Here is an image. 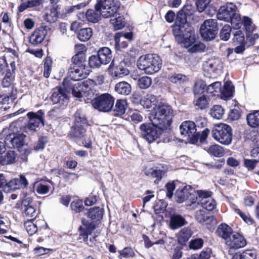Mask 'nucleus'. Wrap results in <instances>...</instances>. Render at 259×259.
I'll use <instances>...</instances> for the list:
<instances>
[{
  "label": "nucleus",
  "mask_w": 259,
  "mask_h": 259,
  "mask_svg": "<svg viewBox=\"0 0 259 259\" xmlns=\"http://www.w3.org/2000/svg\"><path fill=\"white\" fill-rule=\"evenodd\" d=\"M68 79H65L63 82L64 89L68 93H71L73 96L79 98L83 96L92 98L95 94V90L91 85L93 83L92 80L84 82H74Z\"/></svg>",
  "instance_id": "7ed1b4c3"
},
{
  "label": "nucleus",
  "mask_w": 259,
  "mask_h": 259,
  "mask_svg": "<svg viewBox=\"0 0 259 259\" xmlns=\"http://www.w3.org/2000/svg\"><path fill=\"white\" fill-rule=\"evenodd\" d=\"M197 193L190 186H186L179 189L176 194V200L178 203H183L185 201L190 202L187 205L194 203L197 198Z\"/></svg>",
  "instance_id": "4468645a"
},
{
  "label": "nucleus",
  "mask_w": 259,
  "mask_h": 259,
  "mask_svg": "<svg viewBox=\"0 0 259 259\" xmlns=\"http://www.w3.org/2000/svg\"><path fill=\"white\" fill-rule=\"evenodd\" d=\"M138 99L137 101H134L135 104L140 103L144 108L149 109L151 108L153 106L156 105L157 102L156 96L151 95L147 94L144 96L142 99H141L140 96H137Z\"/></svg>",
  "instance_id": "a878e982"
},
{
  "label": "nucleus",
  "mask_w": 259,
  "mask_h": 259,
  "mask_svg": "<svg viewBox=\"0 0 259 259\" xmlns=\"http://www.w3.org/2000/svg\"><path fill=\"white\" fill-rule=\"evenodd\" d=\"M211 0H197L196 5L198 11L203 12L207 8Z\"/></svg>",
  "instance_id": "e2e57ef3"
},
{
  "label": "nucleus",
  "mask_w": 259,
  "mask_h": 259,
  "mask_svg": "<svg viewBox=\"0 0 259 259\" xmlns=\"http://www.w3.org/2000/svg\"><path fill=\"white\" fill-rule=\"evenodd\" d=\"M51 188V185L46 182H40L35 183L34 189L40 194H47Z\"/></svg>",
  "instance_id": "4c0bfd02"
},
{
  "label": "nucleus",
  "mask_w": 259,
  "mask_h": 259,
  "mask_svg": "<svg viewBox=\"0 0 259 259\" xmlns=\"http://www.w3.org/2000/svg\"><path fill=\"white\" fill-rule=\"evenodd\" d=\"M173 116L171 107L167 104L160 103L152 110L149 119L153 125L166 131L170 129Z\"/></svg>",
  "instance_id": "f03ea898"
},
{
  "label": "nucleus",
  "mask_w": 259,
  "mask_h": 259,
  "mask_svg": "<svg viewBox=\"0 0 259 259\" xmlns=\"http://www.w3.org/2000/svg\"><path fill=\"white\" fill-rule=\"evenodd\" d=\"M180 133L184 138L192 144H195L199 139V134L197 132L196 125L192 121H183L180 126Z\"/></svg>",
  "instance_id": "9b49d317"
},
{
  "label": "nucleus",
  "mask_w": 259,
  "mask_h": 259,
  "mask_svg": "<svg viewBox=\"0 0 259 259\" xmlns=\"http://www.w3.org/2000/svg\"><path fill=\"white\" fill-rule=\"evenodd\" d=\"M93 34L92 29L91 28L80 29L78 33V38L81 41L88 40Z\"/></svg>",
  "instance_id": "79ce46f5"
},
{
  "label": "nucleus",
  "mask_w": 259,
  "mask_h": 259,
  "mask_svg": "<svg viewBox=\"0 0 259 259\" xmlns=\"http://www.w3.org/2000/svg\"><path fill=\"white\" fill-rule=\"evenodd\" d=\"M197 195L200 200V202L202 207L208 210H212L216 206L215 201L210 197L209 194L207 192L203 191H197Z\"/></svg>",
  "instance_id": "aec40b11"
},
{
  "label": "nucleus",
  "mask_w": 259,
  "mask_h": 259,
  "mask_svg": "<svg viewBox=\"0 0 259 259\" xmlns=\"http://www.w3.org/2000/svg\"><path fill=\"white\" fill-rule=\"evenodd\" d=\"M208 98L205 95L198 98L195 101V106L200 109H204L208 107Z\"/></svg>",
  "instance_id": "8fccbe9b"
},
{
  "label": "nucleus",
  "mask_w": 259,
  "mask_h": 259,
  "mask_svg": "<svg viewBox=\"0 0 259 259\" xmlns=\"http://www.w3.org/2000/svg\"><path fill=\"white\" fill-rule=\"evenodd\" d=\"M219 64V60L209 59L204 63L203 68L208 72H213L217 69Z\"/></svg>",
  "instance_id": "58836bf2"
},
{
  "label": "nucleus",
  "mask_w": 259,
  "mask_h": 259,
  "mask_svg": "<svg viewBox=\"0 0 259 259\" xmlns=\"http://www.w3.org/2000/svg\"><path fill=\"white\" fill-rule=\"evenodd\" d=\"M169 80L174 83L179 84L184 83L188 80V77L181 73H171L168 75Z\"/></svg>",
  "instance_id": "72a5a7b5"
},
{
  "label": "nucleus",
  "mask_w": 259,
  "mask_h": 259,
  "mask_svg": "<svg viewBox=\"0 0 259 259\" xmlns=\"http://www.w3.org/2000/svg\"><path fill=\"white\" fill-rule=\"evenodd\" d=\"M235 256L239 257L240 259H255L256 253L254 250H246L241 254L236 253Z\"/></svg>",
  "instance_id": "3c124183"
},
{
  "label": "nucleus",
  "mask_w": 259,
  "mask_h": 259,
  "mask_svg": "<svg viewBox=\"0 0 259 259\" xmlns=\"http://www.w3.org/2000/svg\"><path fill=\"white\" fill-rule=\"evenodd\" d=\"M72 64L70 67L68 74L71 81L80 80L87 77L85 72L84 59L79 54L73 56L71 59Z\"/></svg>",
  "instance_id": "39448f33"
},
{
  "label": "nucleus",
  "mask_w": 259,
  "mask_h": 259,
  "mask_svg": "<svg viewBox=\"0 0 259 259\" xmlns=\"http://www.w3.org/2000/svg\"><path fill=\"white\" fill-rule=\"evenodd\" d=\"M101 14L100 10L90 9L87 11L85 17L87 20L92 23H96L101 19Z\"/></svg>",
  "instance_id": "f704fd0d"
},
{
  "label": "nucleus",
  "mask_w": 259,
  "mask_h": 259,
  "mask_svg": "<svg viewBox=\"0 0 259 259\" xmlns=\"http://www.w3.org/2000/svg\"><path fill=\"white\" fill-rule=\"evenodd\" d=\"M74 124L76 126L87 125V120L84 114L80 110H77L75 114Z\"/></svg>",
  "instance_id": "ea45409f"
},
{
  "label": "nucleus",
  "mask_w": 259,
  "mask_h": 259,
  "mask_svg": "<svg viewBox=\"0 0 259 259\" xmlns=\"http://www.w3.org/2000/svg\"><path fill=\"white\" fill-rule=\"evenodd\" d=\"M120 6L119 3L115 0H104L98 1L95 8L100 10L101 15L106 18L114 16Z\"/></svg>",
  "instance_id": "1a4fd4ad"
},
{
  "label": "nucleus",
  "mask_w": 259,
  "mask_h": 259,
  "mask_svg": "<svg viewBox=\"0 0 259 259\" xmlns=\"http://www.w3.org/2000/svg\"><path fill=\"white\" fill-rule=\"evenodd\" d=\"M85 126H76L75 124L72 128L70 132V135L76 138H81L84 136L85 132Z\"/></svg>",
  "instance_id": "de8ad7c7"
},
{
  "label": "nucleus",
  "mask_w": 259,
  "mask_h": 259,
  "mask_svg": "<svg viewBox=\"0 0 259 259\" xmlns=\"http://www.w3.org/2000/svg\"><path fill=\"white\" fill-rule=\"evenodd\" d=\"M22 3L19 7V11L23 12L27 8L36 7L40 5L41 0H22Z\"/></svg>",
  "instance_id": "37998d69"
},
{
  "label": "nucleus",
  "mask_w": 259,
  "mask_h": 259,
  "mask_svg": "<svg viewBox=\"0 0 259 259\" xmlns=\"http://www.w3.org/2000/svg\"><path fill=\"white\" fill-rule=\"evenodd\" d=\"M52 60L50 58H47L44 63V75L46 78L50 76L51 71Z\"/></svg>",
  "instance_id": "680f3d73"
},
{
  "label": "nucleus",
  "mask_w": 259,
  "mask_h": 259,
  "mask_svg": "<svg viewBox=\"0 0 259 259\" xmlns=\"http://www.w3.org/2000/svg\"><path fill=\"white\" fill-rule=\"evenodd\" d=\"M58 6H49L46 9L44 19L48 22H55L58 18Z\"/></svg>",
  "instance_id": "c756f323"
},
{
  "label": "nucleus",
  "mask_w": 259,
  "mask_h": 259,
  "mask_svg": "<svg viewBox=\"0 0 259 259\" xmlns=\"http://www.w3.org/2000/svg\"><path fill=\"white\" fill-rule=\"evenodd\" d=\"M26 230L28 233L31 235L34 234L38 229H41L42 228H47L48 225L46 222L43 220H38L34 224L32 222H27L25 224Z\"/></svg>",
  "instance_id": "c85d7f7f"
},
{
  "label": "nucleus",
  "mask_w": 259,
  "mask_h": 259,
  "mask_svg": "<svg viewBox=\"0 0 259 259\" xmlns=\"http://www.w3.org/2000/svg\"><path fill=\"white\" fill-rule=\"evenodd\" d=\"M220 91L223 98L227 99L231 97L234 91V88L231 81H226L224 83L223 89Z\"/></svg>",
  "instance_id": "473e14b6"
},
{
  "label": "nucleus",
  "mask_w": 259,
  "mask_h": 259,
  "mask_svg": "<svg viewBox=\"0 0 259 259\" xmlns=\"http://www.w3.org/2000/svg\"><path fill=\"white\" fill-rule=\"evenodd\" d=\"M248 124L253 127L259 125V110H256L249 114L247 116Z\"/></svg>",
  "instance_id": "c9c22d12"
},
{
  "label": "nucleus",
  "mask_w": 259,
  "mask_h": 259,
  "mask_svg": "<svg viewBox=\"0 0 259 259\" xmlns=\"http://www.w3.org/2000/svg\"><path fill=\"white\" fill-rule=\"evenodd\" d=\"M21 210L23 214L29 218H31L36 215V208L32 203V199L27 197L22 201Z\"/></svg>",
  "instance_id": "b1692460"
},
{
  "label": "nucleus",
  "mask_w": 259,
  "mask_h": 259,
  "mask_svg": "<svg viewBox=\"0 0 259 259\" xmlns=\"http://www.w3.org/2000/svg\"><path fill=\"white\" fill-rule=\"evenodd\" d=\"M210 114L213 118L220 119L224 114V109L220 105H214L210 109Z\"/></svg>",
  "instance_id": "a19ab883"
},
{
  "label": "nucleus",
  "mask_w": 259,
  "mask_h": 259,
  "mask_svg": "<svg viewBox=\"0 0 259 259\" xmlns=\"http://www.w3.org/2000/svg\"><path fill=\"white\" fill-rule=\"evenodd\" d=\"M233 33L234 35V37L233 38L234 42H236L238 44H243L246 43L244 40V34L240 30H235V31L233 32Z\"/></svg>",
  "instance_id": "4d7b16f0"
},
{
  "label": "nucleus",
  "mask_w": 259,
  "mask_h": 259,
  "mask_svg": "<svg viewBox=\"0 0 259 259\" xmlns=\"http://www.w3.org/2000/svg\"><path fill=\"white\" fill-rule=\"evenodd\" d=\"M195 219L198 222L203 225H207L215 223L214 217L203 210H199L196 212Z\"/></svg>",
  "instance_id": "bb28decb"
},
{
  "label": "nucleus",
  "mask_w": 259,
  "mask_h": 259,
  "mask_svg": "<svg viewBox=\"0 0 259 259\" xmlns=\"http://www.w3.org/2000/svg\"><path fill=\"white\" fill-rule=\"evenodd\" d=\"M110 21L115 30L121 29L125 26V22L123 16H118V17L111 19Z\"/></svg>",
  "instance_id": "c03bdc74"
},
{
  "label": "nucleus",
  "mask_w": 259,
  "mask_h": 259,
  "mask_svg": "<svg viewBox=\"0 0 259 259\" xmlns=\"http://www.w3.org/2000/svg\"><path fill=\"white\" fill-rule=\"evenodd\" d=\"M67 92L62 87L54 89L51 96V100L54 104H56L58 107L66 106L68 103V97Z\"/></svg>",
  "instance_id": "dca6fc26"
},
{
  "label": "nucleus",
  "mask_w": 259,
  "mask_h": 259,
  "mask_svg": "<svg viewBox=\"0 0 259 259\" xmlns=\"http://www.w3.org/2000/svg\"><path fill=\"white\" fill-rule=\"evenodd\" d=\"M71 208L73 211L77 213L83 209V205L82 200L77 199L73 200L71 203Z\"/></svg>",
  "instance_id": "bf43d9fd"
},
{
  "label": "nucleus",
  "mask_w": 259,
  "mask_h": 259,
  "mask_svg": "<svg viewBox=\"0 0 259 259\" xmlns=\"http://www.w3.org/2000/svg\"><path fill=\"white\" fill-rule=\"evenodd\" d=\"M27 116L29 118L27 127L30 131H35L40 123L44 125V113L41 110L36 113L29 112Z\"/></svg>",
  "instance_id": "6ab92c4d"
},
{
  "label": "nucleus",
  "mask_w": 259,
  "mask_h": 259,
  "mask_svg": "<svg viewBox=\"0 0 259 259\" xmlns=\"http://www.w3.org/2000/svg\"><path fill=\"white\" fill-rule=\"evenodd\" d=\"M192 231L188 228H184L177 235L178 242L184 245L188 241L192 235Z\"/></svg>",
  "instance_id": "7c9ffc66"
},
{
  "label": "nucleus",
  "mask_w": 259,
  "mask_h": 259,
  "mask_svg": "<svg viewBox=\"0 0 259 259\" xmlns=\"http://www.w3.org/2000/svg\"><path fill=\"white\" fill-rule=\"evenodd\" d=\"M131 86L126 81H121L115 86V91L119 94L122 95H128L131 92Z\"/></svg>",
  "instance_id": "2f4dec72"
},
{
  "label": "nucleus",
  "mask_w": 259,
  "mask_h": 259,
  "mask_svg": "<svg viewBox=\"0 0 259 259\" xmlns=\"http://www.w3.org/2000/svg\"><path fill=\"white\" fill-rule=\"evenodd\" d=\"M88 216L93 220H100L103 216V211L99 207H94L90 209L88 212Z\"/></svg>",
  "instance_id": "a18cd8bd"
},
{
  "label": "nucleus",
  "mask_w": 259,
  "mask_h": 259,
  "mask_svg": "<svg viewBox=\"0 0 259 259\" xmlns=\"http://www.w3.org/2000/svg\"><path fill=\"white\" fill-rule=\"evenodd\" d=\"M217 18L226 22L241 21L240 15L237 13V7L232 3L227 4L220 8L217 13Z\"/></svg>",
  "instance_id": "0eeeda50"
},
{
  "label": "nucleus",
  "mask_w": 259,
  "mask_h": 259,
  "mask_svg": "<svg viewBox=\"0 0 259 259\" xmlns=\"http://www.w3.org/2000/svg\"><path fill=\"white\" fill-rule=\"evenodd\" d=\"M231 31V27L230 25H225L220 31V36L221 39L225 41L228 40L230 37Z\"/></svg>",
  "instance_id": "6e6d98bb"
},
{
  "label": "nucleus",
  "mask_w": 259,
  "mask_h": 259,
  "mask_svg": "<svg viewBox=\"0 0 259 259\" xmlns=\"http://www.w3.org/2000/svg\"><path fill=\"white\" fill-rule=\"evenodd\" d=\"M212 136L217 141L225 145L231 144L233 136L231 127L225 123L215 125L211 131Z\"/></svg>",
  "instance_id": "423d86ee"
},
{
  "label": "nucleus",
  "mask_w": 259,
  "mask_h": 259,
  "mask_svg": "<svg viewBox=\"0 0 259 259\" xmlns=\"http://www.w3.org/2000/svg\"><path fill=\"white\" fill-rule=\"evenodd\" d=\"M187 222L185 218L181 214L178 213L171 214L169 217V227L175 230L187 225Z\"/></svg>",
  "instance_id": "5701e85b"
},
{
  "label": "nucleus",
  "mask_w": 259,
  "mask_h": 259,
  "mask_svg": "<svg viewBox=\"0 0 259 259\" xmlns=\"http://www.w3.org/2000/svg\"><path fill=\"white\" fill-rule=\"evenodd\" d=\"M114 103L113 97L109 94H102L92 101L94 108L103 112L110 111L112 108Z\"/></svg>",
  "instance_id": "ddd939ff"
},
{
  "label": "nucleus",
  "mask_w": 259,
  "mask_h": 259,
  "mask_svg": "<svg viewBox=\"0 0 259 259\" xmlns=\"http://www.w3.org/2000/svg\"><path fill=\"white\" fill-rule=\"evenodd\" d=\"M217 21L207 19L204 21L200 28V33L204 39L209 41L213 39L218 33Z\"/></svg>",
  "instance_id": "f8f14e48"
},
{
  "label": "nucleus",
  "mask_w": 259,
  "mask_h": 259,
  "mask_svg": "<svg viewBox=\"0 0 259 259\" xmlns=\"http://www.w3.org/2000/svg\"><path fill=\"white\" fill-rule=\"evenodd\" d=\"M152 83V79L148 76H142L138 80V84L140 88L146 89L148 88Z\"/></svg>",
  "instance_id": "864d4df0"
},
{
  "label": "nucleus",
  "mask_w": 259,
  "mask_h": 259,
  "mask_svg": "<svg viewBox=\"0 0 259 259\" xmlns=\"http://www.w3.org/2000/svg\"><path fill=\"white\" fill-rule=\"evenodd\" d=\"M108 70L111 76L114 79L123 77L127 75L130 73L124 62L116 64L114 61H112Z\"/></svg>",
  "instance_id": "f3484780"
},
{
  "label": "nucleus",
  "mask_w": 259,
  "mask_h": 259,
  "mask_svg": "<svg viewBox=\"0 0 259 259\" xmlns=\"http://www.w3.org/2000/svg\"><path fill=\"white\" fill-rule=\"evenodd\" d=\"M126 101L124 100H117L113 109L114 115L119 116L123 114L125 111Z\"/></svg>",
  "instance_id": "e433bc0d"
},
{
  "label": "nucleus",
  "mask_w": 259,
  "mask_h": 259,
  "mask_svg": "<svg viewBox=\"0 0 259 259\" xmlns=\"http://www.w3.org/2000/svg\"><path fill=\"white\" fill-rule=\"evenodd\" d=\"M208 152L215 157H221L224 154L223 148L217 144L210 145L208 148Z\"/></svg>",
  "instance_id": "49530a36"
},
{
  "label": "nucleus",
  "mask_w": 259,
  "mask_h": 259,
  "mask_svg": "<svg viewBox=\"0 0 259 259\" xmlns=\"http://www.w3.org/2000/svg\"><path fill=\"white\" fill-rule=\"evenodd\" d=\"M225 244L230 251V250H236L244 247L246 241L242 235L235 232L225 242Z\"/></svg>",
  "instance_id": "a211bd4d"
},
{
  "label": "nucleus",
  "mask_w": 259,
  "mask_h": 259,
  "mask_svg": "<svg viewBox=\"0 0 259 259\" xmlns=\"http://www.w3.org/2000/svg\"><path fill=\"white\" fill-rule=\"evenodd\" d=\"M48 140L47 138L46 137H40L36 145L34 147V150L35 151H38V150H42L46 144L47 143Z\"/></svg>",
  "instance_id": "338daca9"
},
{
  "label": "nucleus",
  "mask_w": 259,
  "mask_h": 259,
  "mask_svg": "<svg viewBox=\"0 0 259 259\" xmlns=\"http://www.w3.org/2000/svg\"><path fill=\"white\" fill-rule=\"evenodd\" d=\"M141 135L149 143H152L159 138L164 130L159 128V126L151 124H142L140 126Z\"/></svg>",
  "instance_id": "2eb2a0df"
},
{
  "label": "nucleus",
  "mask_w": 259,
  "mask_h": 259,
  "mask_svg": "<svg viewBox=\"0 0 259 259\" xmlns=\"http://www.w3.org/2000/svg\"><path fill=\"white\" fill-rule=\"evenodd\" d=\"M14 80V76L11 71H7L2 81V85L5 88L10 87Z\"/></svg>",
  "instance_id": "13d9d810"
},
{
  "label": "nucleus",
  "mask_w": 259,
  "mask_h": 259,
  "mask_svg": "<svg viewBox=\"0 0 259 259\" xmlns=\"http://www.w3.org/2000/svg\"><path fill=\"white\" fill-rule=\"evenodd\" d=\"M133 38L132 33L118 32L116 33L114 36L115 47L117 50L121 51L127 47L128 44L126 39L132 40Z\"/></svg>",
  "instance_id": "412c9836"
},
{
  "label": "nucleus",
  "mask_w": 259,
  "mask_h": 259,
  "mask_svg": "<svg viewBox=\"0 0 259 259\" xmlns=\"http://www.w3.org/2000/svg\"><path fill=\"white\" fill-rule=\"evenodd\" d=\"M194 12L192 5H187L178 12L175 25L172 27L173 34L179 44H183L185 48L191 53L203 51L204 44L196 41L193 28L187 23V17Z\"/></svg>",
  "instance_id": "f257e3e1"
},
{
  "label": "nucleus",
  "mask_w": 259,
  "mask_h": 259,
  "mask_svg": "<svg viewBox=\"0 0 259 259\" xmlns=\"http://www.w3.org/2000/svg\"><path fill=\"white\" fill-rule=\"evenodd\" d=\"M112 55L110 49L107 47L101 48L97 55H92L89 58V63L92 68H99L102 65L109 63L112 59Z\"/></svg>",
  "instance_id": "9d476101"
},
{
  "label": "nucleus",
  "mask_w": 259,
  "mask_h": 259,
  "mask_svg": "<svg viewBox=\"0 0 259 259\" xmlns=\"http://www.w3.org/2000/svg\"><path fill=\"white\" fill-rule=\"evenodd\" d=\"M243 23L246 31L251 32L253 30L254 25L250 18L247 17H244L243 18Z\"/></svg>",
  "instance_id": "0e129e2a"
},
{
  "label": "nucleus",
  "mask_w": 259,
  "mask_h": 259,
  "mask_svg": "<svg viewBox=\"0 0 259 259\" xmlns=\"http://www.w3.org/2000/svg\"><path fill=\"white\" fill-rule=\"evenodd\" d=\"M206 84L201 79L197 80L194 84L193 92L194 94H200L203 93L205 89Z\"/></svg>",
  "instance_id": "603ef678"
},
{
  "label": "nucleus",
  "mask_w": 259,
  "mask_h": 259,
  "mask_svg": "<svg viewBox=\"0 0 259 259\" xmlns=\"http://www.w3.org/2000/svg\"><path fill=\"white\" fill-rule=\"evenodd\" d=\"M49 28L47 26H41L36 29L31 35L29 41L33 45L40 44L47 36Z\"/></svg>",
  "instance_id": "4be33fe9"
},
{
  "label": "nucleus",
  "mask_w": 259,
  "mask_h": 259,
  "mask_svg": "<svg viewBox=\"0 0 259 259\" xmlns=\"http://www.w3.org/2000/svg\"><path fill=\"white\" fill-rule=\"evenodd\" d=\"M138 68L146 74H152L158 72L161 67V60L157 55L147 54L141 56L137 61Z\"/></svg>",
  "instance_id": "20e7f679"
},
{
  "label": "nucleus",
  "mask_w": 259,
  "mask_h": 259,
  "mask_svg": "<svg viewBox=\"0 0 259 259\" xmlns=\"http://www.w3.org/2000/svg\"><path fill=\"white\" fill-rule=\"evenodd\" d=\"M28 185V182L25 177L21 175L19 178H16L11 180L6 184V186L10 190H17L22 188H25Z\"/></svg>",
  "instance_id": "393cba45"
},
{
  "label": "nucleus",
  "mask_w": 259,
  "mask_h": 259,
  "mask_svg": "<svg viewBox=\"0 0 259 259\" xmlns=\"http://www.w3.org/2000/svg\"><path fill=\"white\" fill-rule=\"evenodd\" d=\"M221 90V82L219 81L214 82L209 84L207 88V92L210 94H213L215 92H220Z\"/></svg>",
  "instance_id": "052dcab7"
},
{
  "label": "nucleus",
  "mask_w": 259,
  "mask_h": 259,
  "mask_svg": "<svg viewBox=\"0 0 259 259\" xmlns=\"http://www.w3.org/2000/svg\"><path fill=\"white\" fill-rule=\"evenodd\" d=\"M26 136L22 133L9 134L5 138V144L10 148H17L22 154H26L27 146L25 144Z\"/></svg>",
  "instance_id": "6e6552de"
},
{
  "label": "nucleus",
  "mask_w": 259,
  "mask_h": 259,
  "mask_svg": "<svg viewBox=\"0 0 259 259\" xmlns=\"http://www.w3.org/2000/svg\"><path fill=\"white\" fill-rule=\"evenodd\" d=\"M203 244V241L202 239H195L192 240L189 245L191 249H198L202 247Z\"/></svg>",
  "instance_id": "69168bd1"
},
{
  "label": "nucleus",
  "mask_w": 259,
  "mask_h": 259,
  "mask_svg": "<svg viewBox=\"0 0 259 259\" xmlns=\"http://www.w3.org/2000/svg\"><path fill=\"white\" fill-rule=\"evenodd\" d=\"M234 232L232 228L226 224L220 225L215 232L218 236L225 240V242H226Z\"/></svg>",
  "instance_id": "cd10ccee"
},
{
  "label": "nucleus",
  "mask_w": 259,
  "mask_h": 259,
  "mask_svg": "<svg viewBox=\"0 0 259 259\" xmlns=\"http://www.w3.org/2000/svg\"><path fill=\"white\" fill-rule=\"evenodd\" d=\"M145 174L147 176L156 178L159 181L162 178V171L150 168L145 170Z\"/></svg>",
  "instance_id": "5fc2aeb1"
},
{
  "label": "nucleus",
  "mask_w": 259,
  "mask_h": 259,
  "mask_svg": "<svg viewBox=\"0 0 259 259\" xmlns=\"http://www.w3.org/2000/svg\"><path fill=\"white\" fill-rule=\"evenodd\" d=\"M120 254L124 258H128L134 256L135 253L131 248L125 247L120 251Z\"/></svg>",
  "instance_id": "774afa93"
},
{
  "label": "nucleus",
  "mask_w": 259,
  "mask_h": 259,
  "mask_svg": "<svg viewBox=\"0 0 259 259\" xmlns=\"http://www.w3.org/2000/svg\"><path fill=\"white\" fill-rule=\"evenodd\" d=\"M82 222L83 224L85 227V230L83 232H81L80 236L83 237L84 241H86L88 238V235H90L92 232L96 229V226L94 224L90 223L89 225L85 224V220H82Z\"/></svg>",
  "instance_id": "09e8293b"
}]
</instances>
